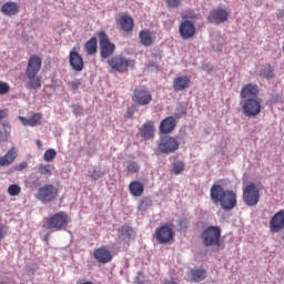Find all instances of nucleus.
<instances>
[{
  "instance_id": "obj_25",
  "label": "nucleus",
  "mask_w": 284,
  "mask_h": 284,
  "mask_svg": "<svg viewBox=\"0 0 284 284\" xmlns=\"http://www.w3.org/2000/svg\"><path fill=\"white\" fill-rule=\"evenodd\" d=\"M140 136L142 139H153L154 138V123L146 122L140 128Z\"/></svg>"
},
{
  "instance_id": "obj_30",
  "label": "nucleus",
  "mask_w": 284,
  "mask_h": 284,
  "mask_svg": "<svg viewBox=\"0 0 284 284\" xmlns=\"http://www.w3.org/2000/svg\"><path fill=\"white\" fill-rule=\"evenodd\" d=\"M260 77L262 79H274V67L271 64H266L264 65L261 70H260Z\"/></svg>"
},
{
  "instance_id": "obj_11",
  "label": "nucleus",
  "mask_w": 284,
  "mask_h": 284,
  "mask_svg": "<svg viewBox=\"0 0 284 284\" xmlns=\"http://www.w3.org/2000/svg\"><path fill=\"white\" fill-rule=\"evenodd\" d=\"M158 150L162 154H172L179 150V140L173 136H163L158 143Z\"/></svg>"
},
{
  "instance_id": "obj_32",
  "label": "nucleus",
  "mask_w": 284,
  "mask_h": 284,
  "mask_svg": "<svg viewBox=\"0 0 284 284\" xmlns=\"http://www.w3.org/2000/svg\"><path fill=\"white\" fill-rule=\"evenodd\" d=\"M185 170V163L183 161H176L172 164V172L173 174H183V171Z\"/></svg>"
},
{
  "instance_id": "obj_33",
  "label": "nucleus",
  "mask_w": 284,
  "mask_h": 284,
  "mask_svg": "<svg viewBox=\"0 0 284 284\" xmlns=\"http://www.w3.org/2000/svg\"><path fill=\"white\" fill-rule=\"evenodd\" d=\"M53 159H57V150L48 149L43 154V161L50 163Z\"/></svg>"
},
{
  "instance_id": "obj_21",
  "label": "nucleus",
  "mask_w": 284,
  "mask_h": 284,
  "mask_svg": "<svg viewBox=\"0 0 284 284\" xmlns=\"http://www.w3.org/2000/svg\"><path fill=\"white\" fill-rule=\"evenodd\" d=\"M19 156V152L17 151V148H11L6 155L2 158L0 156V163L2 168H6L8 165H12L14 163V159Z\"/></svg>"
},
{
  "instance_id": "obj_12",
  "label": "nucleus",
  "mask_w": 284,
  "mask_h": 284,
  "mask_svg": "<svg viewBox=\"0 0 284 284\" xmlns=\"http://www.w3.org/2000/svg\"><path fill=\"white\" fill-rule=\"evenodd\" d=\"M155 239L160 245H168V243H172L174 240V230L164 224L155 230Z\"/></svg>"
},
{
  "instance_id": "obj_15",
  "label": "nucleus",
  "mask_w": 284,
  "mask_h": 284,
  "mask_svg": "<svg viewBox=\"0 0 284 284\" xmlns=\"http://www.w3.org/2000/svg\"><path fill=\"white\" fill-rule=\"evenodd\" d=\"M284 230V210L277 211L270 221V232L272 234H278Z\"/></svg>"
},
{
  "instance_id": "obj_7",
  "label": "nucleus",
  "mask_w": 284,
  "mask_h": 284,
  "mask_svg": "<svg viewBox=\"0 0 284 284\" xmlns=\"http://www.w3.org/2000/svg\"><path fill=\"white\" fill-rule=\"evenodd\" d=\"M243 201L246 205H248V207H254V205H257L258 201H261V192L253 182L244 186Z\"/></svg>"
},
{
  "instance_id": "obj_6",
  "label": "nucleus",
  "mask_w": 284,
  "mask_h": 284,
  "mask_svg": "<svg viewBox=\"0 0 284 284\" xmlns=\"http://www.w3.org/2000/svg\"><path fill=\"white\" fill-rule=\"evenodd\" d=\"M57 196H59V189L52 184H44L38 189L36 194V199L44 205L52 203V201H57Z\"/></svg>"
},
{
  "instance_id": "obj_44",
  "label": "nucleus",
  "mask_w": 284,
  "mask_h": 284,
  "mask_svg": "<svg viewBox=\"0 0 284 284\" xmlns=\"http://www.w3.org/2000/svg\"><path fill=\"white\" fill-rule=\"evenodd\" d=\"M31 186L32 187H41V180L39 179V176H36L33 179V181L31 182Z\"/></svg>"
},
{
  "instance_id": "obj_47",
  "label": "nucleus",
  "mask_w": 284,
  "mask_h": 284,
  "mask_svg": "<svg viewBox=\"0 0 284 284\" xmlns=\"http://www.w3.org/2000/svg\"><path fill=\"white\" fill-rule=\"evenodd\" d=\"M36 145L38 146V150H41V148H43V142H41V140H37Z\"/></svg>"
},
{
  "instance_id": "obj_23",
  "label": "nucleus",
  "mask_w": 284,
  "mask_h": 284,
  "mask_svg": "<svg viewBox=\"0 0 284 284\" xmlns=\"http://www.w3.org/2000/svg\"><path fill=\"white\" fill-rule=\"evenodd\" d=\"M139 39L142 45L145 48H150V45H154V36L150 30H141L139 33Z\"/></svg>"
},
{
  "instance_id": "obj_22",
  "label": "nucleus",
  "mask_w": 284,
  "mask_h": 284,
  "mask_svg": "<svg viewBox=\"0 0 284 284\" xmlns=\"http://www.w3.org/2000/svg\"><path fill=\"white\" fill-rule=\"evenodd\" d=\"M119 24L123 32H132L134 30V19L130 16H121Z\"/></svg>"
},
{
  "instance_id": "obj_42",
  "label": "nucleus",
  "mask_w": 284,
  "mask_h": 284,
  "mask_svg": "<svg viewBox=\"0 0 284 284\" xmlns=\"http://www.w3.org/2000/svg\"><path fill=\"white\" fill-rule=\"evenodd\" d=\"M73 114H75V116H81L83 114V106L79 104L73 105Z\"/></svg>"
},
{
  "instance_id": "obj_8",
  "label": "nucleus",
  "mask_w": 284,
  "mask_h": 284,
  "mask_svg": "<svg viewBox=\"0 0 284 284\" xmlns=\"http://www.w3.org/2000/svg\"><path fill=\"white\" fill-rule=\"evenodd\" d=\"M108 64L112 70H116V72H128V68H134L136 63L134 60H128L123 55H114L109 61Z\"/></svg>"
},
{
  "instance_id": "obj_46",
  "label": "nucleus",
  "mask_w": 284,
  "mask_h": 284,
  "mask_svg": "<svg viewBox=\"0 0 284 284\" xmlns=\"http://www.w3.org/2000/svg\"><path fill=\"white\" fill-rule=\"evenodd\" d=\"M3 119H8V109L0 110V121H3Z\"/></svg>"
},
{
  "instance_id": "obj_53",
  "label": "nucleus",
  "mask_w": 284,
  "mask_h": 284,
  "mask_svg": "<svg viewBox=\"0 0 284 284\" xmlns=\"http://www.w3.org/2000/svg\"><path fill=\"white\" fill-rule=\"evenodd\" d=\"M44 241H48V235H47V236H44Z\"/></svg>"
},
{
  "instance_id": "obj_43",
  "label": "nucleus",
  "mask_w": 284,
  "mask_h": 284,
  "mask_svg": "<svg viewBox=\"0 0 284 284\" xmlns=\"http://www.w3.org/2000/svg\"><path fill=\"white\" fill-rule=\"evenodd\" d=\"M144 281H145V275H143V273H138V276L135 277V283L143 284Z\"/></svg>"
},
{
  "instance_id": "obj_41",
  "label": "nucleus",
  "mask_w": 284,
  "mask_h": 284,
  "mask_svg": "<svg viewBox=\"0 0 284 284\" xmlns=\"http://www.w3.org/2000/svg\"><path fill=\"white\" fill-rule=\"evenodd\" d=\"M10 92V85L6 82H0V94H8Z\"/></svg>"
},
{
  "instance_id": "obj_3",
  "label": "nucleus",
  "mask_w": 284,
  "mask_h": 284,
  "mask_svg": "<svg viewBox=\"0 0 284 284\" xmlns=\"http://www.w3.org/2000/svg\"><path fill=\"white\" fill-rule=\"evenodd\" d=\"M211 201L215 205H221L222 210L230 211L236 207V193L232 190H224L221 184L211 187Z\"/></svg>"
},
{
  "instance_id": "obj_14",
  "label": "nucleus",
  "mask_w": 284,
  "mask_h": 284,
  "mask_svg": "<svg viewBox=\"0 0 284 284\" xmlns=\"http://www.w3.org/2000/svg\"><path fill=\"white\" fill-rule=\"evenodd\" d=\"M179 33L184 41L187 39H193V37L196 34V26H194V22L190 20H184L179 27Z\"/></svg>"
},
{
  "instance_id": "obj_4",
  "label": "nucleus",
  "mask_w": 284,
  "mask_h": 284,
  "mask_svg": "<svg viewBox=\"0 0 284 284\" xmlns=\"http://www.w3.org/2000/svg\"><path fill=\"white\" fill-rule=\"evenodd\" d=\"M70 223V217L68 213L60 211L49 217L43 220L44 230H51V232H61L65 230Z\"/></svg>"
},
{
  "instance_id": "obj_2",
  "label": "nucleus",
  "mask_w": 284,
  "mask_h": 284,
  "mask_svg": "<svg viewBox=\"0 0 284 284\" xmlns=\"http://www.w3.org/2000/svg\"><path fill=\"white\" fill-rule=\"evenodd\" d=\"M41 65H43V60L39 55H31L28 60V64L24 71V77L28 79L26 82L27 90H41L43 80L39 72H41Z\"/></svg>"
},
{
  "instance_id": "obj_48",
  "label": "nucleus",
  "mask_w": 284,
  "mask_h": 284,
  "mask_svg": "<svg viewBox=\"0 0 284 284\" xmlns=\"http://www.w3.org/2000/svg\"><path fill=\"white\" fill-rule=\"evenodd\" d=\"M4 236H6V230L0 227V241H3Z\"/></svg>"
},
{
  "instance_id": "obj_50",
  "label": "nucleus",
  "mask_w": 284,
  "mask_h": 284,
  "mask_svg": "<svg viewBox=\"0 0 284 284\" xmlns=\"http://www.w3.org/2000/svg\"><path fill=\"white\" fill-rule=\"evenodd\" d=\"M180 226L181 227H187V221L186 220L180 221Z\"/></svg>"
},
{
  "instance_id": "obj_40",
  "label": "nucleus",
  "mask_w": 284,
  "mask_h": 284,
  "mask_svg": "<svg viewBox=\"0 0 284 284\" xmlns=\"http://www.w3.org/2000/svg\"><path fill=\"white\" fill-rule=\"evenodd\" d=\"M71 90H73V92H77V90H79V88H81V80H73L69 83Z\"/></svg>"
},
{
  "instance_id": "obj_39",
  "label": "nucleus",
  "mask_w": 284,
  "mask_h": 284,
  "mask_svg": "<svg viewBox=\"0 0 284 284\" xmlns=\"http://www.w3.org/2000/svg\"><path fill=\"white\" fill-rule=\"evenodd\" d=\"M10 136V131L4 129L3 131L0 130V143H6Z\"/></svg>"
},
{
  "instance_id": "obj_51",
  "label": "nucleus",
  "mask_w": 284,
  "mask_h": 284,
  "mask_svg": "<svg viewBox=\"0 0 284 284\" xmlns=\"http://www.w3.org/2000/svg\"><path fill=\"white\" fill-rule=\"evenodd\" d=\"M278 19H284V11H281L277 16Z\"/></svg>"
},
{
  "instance_id": "obj_52",
  "label": "nucleus",
  "mask_w": 284,
  "mask_h": 284,
  "mask_svg": "<svg viewBox=\"0 0 284 284\" xmlns=\"http://www.w3.org/2000/svg\"><path fill=\"white\" fill-rule=\"evenodd\" d=\"M282 241H284V232H283V234H282Z\"/></svg>"
},
{
  "instance_id": "obj_19",
  "label": "nucleus",
  "mask_w": 284,
  "mask_h": 284,
  "mask_svg": "<svg viewBox=\"0 0 284 284\" xmlns=\"http://www.w3.org/2000/svg\"><path fill=\"white\" fill-rule=\"evenodd\" d=\"M18 119H19V121H21L22 125H24V126L37 128V125H41L43 114L33 113L30 115V118H24V116L19 115Z\"/></svg>"
},
{
  "instance_id": "obj_29",
  "label": "nucleus",
  "mask_w": 284,
  "mask_h": 284,
  "mask_svg": "<svg viewBox=\"0 0 284 284\" xmlns=\"http://www.w3.org/2000/svg\"><path fill=\"white\" fill-rule=\"evenodd\" d=\"M119 232L124 241H130V239H132V234H134V229L128 224H124L119 229Z\"/></svg>"
},
{
  "instance_id": "obj_20",
  "label": "nucleus",
  "mask_w": 284,
  "mask_h": 284,
  "mask_svg": "<svg viewBox=\"0 0 284 284\" xmlns=\"http://www.w3.org/2000/svg\"><path fill=\"white\" fill-rule=\"evenodd\" d=\"M175 128L176 119L174 116H166L161 121L159 130L162 134H170V132H174Z\"/></svg>"
},
{
  "instance_id": "obj_24",
  "label": "nucleus",
  "mask_w": 284,
  "mask_h": 284,
  "mask_svg": "<svg viewBox=\"0 0 284 284\" xmlns=\"http://www.w3.org/2000/svg\"><path fill=\"white\" fill-rule=\"evenodd\" d=\"M20 8L21 7H19L17 2H7L1 7V12L7 17H12L14 14H19Z\"/></svg>"
},
{
  "instance_id": "obj_28",
  "label": "nucleus",
  "mask_w": 284,
  "mask_h": 284,
  "mask_svg": "<svg viewBox=\"0 0 284 284\" xmlns=\"http://www.w3.org/2000/svg\"><path fill=\"white\" fill-rule=\"evenodd\" d=\"M38 172L42 176H52V172H54V164H39Z\"/></svg>"
},
{
  "instance_id": "obj_49",
  "label": "nucleus",
  "mask_w": 284,
  "mask_h": 284,
  "mask_svg": "<svg viewBox=\"0 0 284 284\" xmlns=\"http://www.w3.org/2000/svg\"><path fill=\"white\" fill-rule=\"evenodd\" d=\"M164 284H176V280H174V278L164 280Z\"/></svg>"
},
{
  "instance_id": "obj_35",
  "label": "nucleus",
  "mask_w": 284,
  "mask_h": 284,
  "mask_svg": "<svg viewBox=\"0 0 284 284\" xmlns=\"http://www.w3.org/2000/svg\"><path fill=\"white\" fill-rule=\"evenodd\" d=\"M139 170H141V166H139V163L136 162H129L126 166V172L129 174H136L139 173Z\"/></svg>"
},
{
  "instance_id": "obj_10",
  "label": "nucleus",
  "mask_w": 284,
  "mask_h": 284,
  "mask_svg": "<svg viewBox=\"0 0 284 284\" xmlns=\"http://www.w3.org/2000/svg\"><path fill=\"white\" fill-rule=\"evenodd\" d=\"M132 101L135 105H150L152 103V92L145 87L134 89Z\"/></svg>"
},
{
  "instance_id": "obj_34",
  "label": "nucleus",
  "mask_w": 284,
  "mask_h": 284,
  "mask_svg": "<svg viewBox=\"0 0 284 284\" xmlns=\"http://www.w3.org/2000/svg\"><path fill=\"white\" fill-rule=\"evenodd\" d=\"M8 194L10 196H19L21 194V186L18 184H11L8 187Z\"/></svg>"
},
{
  "instance_id": "obj_5",
  "label": "nucleus",
  "mask_w": 284,
  "mask_h": 284,
  "mask_svg": "<svg viewBox=\"0 0 284 284\" xmlns=\"http://www.w3.org/2000/svg\"><path fill=\"white\" fill-rule=\"evenodd\" d=\"M202 243L205 247H221L220 226H207L201 234Z\"/></svg>"
},
{
  "instance_id": "obj_38",
  "label": "nucleus",
  "mask_w": 284,
  "mask_h": 284,
  "mask_svg": "<svg viewBox=\"0 0 284 284\" xmlns=\"http://www.w3.org/2000/svg\"><path fill=\"white\" fill-rule=\"evenodd\" d=\"M182 19L187 21V19H196V13L193 10H187L182 13Z\"/></svg>"
},
{
  "instance_id": "obj_13",
  "label": "nucleus",
  "mask_w": 284,
  "mask_h": 284,
  "mask_svg": "<svg viewBox=\"0 0 284 284\" xmlns=\"http://www.w3.org/2000/svg\"><path fill=\"white\" fill-rule=\"evenodd\" d=\"M227 19H230V11L223 8L213 9L207 17L209 23H215L216 26L225 23Z\"/></svg>"
},
{
  "instance_id": "obj_27",
  "label": "nucleus",
  "mask_w": 284,
  "mask_h": 284,
  "mask_svg": "<svg viewBox=\"0 0 284 284\" xmlns=\"http://www.w3.org/2000/svg\"><path fill=\"white\" fill-rule=\"evenodd\" d=\"M191 276L194 283H201V281L207 278V271L204 268H193L191 270Z\"/></svg>"
},
{
  "instance_id": "obj_17",
  "label": "nucleus",
  "mask_w": 284,
  "mask_h": 284,
  "mask_svg": "<svg viewBox=\"0 0 284 284\" xmlns=\"http://www.w3.org/2000/svg\"><path fill=\"white\" fill-rule=\"evenodd\" d=\"M69 63L72 70L75 72H83V68H85L83 57H81V54L74 50L70 51Z\"/></svg>"
},
{
  "instance_id": "obj_9",
  "label": "nucleus",
  "mask_w": 284,
  "mask_h": 284,
  "mask_svg": "<svg viewBox=\"0 0 284 284\" xmlns=\"http://www.w3.org/2000/svg\"><path fill=\"white\" fill-rule=\"evenodd\" d=\"M98 37L100 39V54L102 59H108V57H112V54H114V50H116V45L110 42V37H108V33H105V31H101Z\"/></svg>"
},
{
  "instance_id": "obj_18",
  "label": "nucleus",
  "mask_w": 284,
  "mask_h": 284,
  "mask_svg": "<svg viewBox=\"0 0 284 284\" xmlns=\"http://www.w3.org/2000/svg\"><path fill=\"white\" fill-rule=\"evenodd\" d=\"M192 85V80L187 75H178L173 79V90L175 92H183Z\"/></svg>"
},
{
  "instance_id": "obj_36",
  "label": "nucleus",
  "mask_w": 284,
  "mask_h": 284,
  "mask_svg": "<svg viewBox=\"0 0 284 284\" xmlns=\"http://www.w3.org/2000/svg\"><path fill=\"white\" fill-rule=\"evenodd\" d=\"M103 174L104 173L101 171V169H93L90 176L93 181H99Z\"/></svg>"
},
{
  "instance_id": "obj_37",
  "label": "nucleus",
  "mask_w": 284,
  "mask_h": 284,
  "mask_svg": "<svg viewBox=\"0 0 284 284\" xmlns=\"http://www.w3.org/2000/svg\"><path fill=\"white\" fill-rule=\"evenodd\" d=\"M183 0H165L168 8H181Z\"/></svg>"
},
{
  "instance_id": "obj_16",
  "label": "nucleus",
  "mask_w": 284,
  "mask_h": 284,
  "mask_svg": "<svg viewBox=\"0 0 284 284\" xmlns=\"http://www.w3.org/2000/svg\"><path fill=\"white\" fill-rule=\"evenodd\" d=\"M93 258H95L98 263L106 265V263H112V253L108 247L101 246L93 251Z\"/></svg>"
},
{
  "instance_id": "obj_26",
  "label": "nucleus",
  "mask_w": 284,
  "mask_h": 284,
  "mask_svg": "<svg viewBox=\"0 0 284 284\" xmlns=\"http://www.w3.org/2000/svg\"><path fill=\"white\" fill-rule=\"evenodd\" d=\"M129 191L131 196H143V192H145V186H143V183L139 181H133L129 184Z\"/></svg>"
},
{
  "instance_id": "obj_31",
  "label": "nucleus",
  "mask_w": 284,
  "mask_h": 284,
  "mask_svg": "<svg viewBox=\"0 0 284 284\" xmlns=\"http://www.w3.org/2000/svg\"><path fill=\"white\" fill-rule=\"evenodd\" d=\"M97 37H92L85 44H84V49L85 52L90 55L92 54H97Z\"/></svg>"
},
{
  "instance_id": "obj_1",
  "label": "nucleus",
  "mask_w": 284,
  "mask_h": 284,
  "mask_svg": "<svg viewBox=\"0 0 284 284\" xmlns=\"http://www.w3.org/2000/svg\"><path fill=\"white\" fill-rule=\"evenodd\" d=\"M240 97L244 99L242 103L244 116L254 119L261 114L263 106L261 105V99H258V85L252 83L245 84L240 92Z\"/></svg>"
},
{
  "instance_id": "obj_45",
  "label": "nucleus",
  "mask_w": 284,
  "mask_h": 284,
  "mask_svg": "<svg viewBox=\"0 0 284 284\" xmlns=\"http://www.w3.org/2000/svg\"><path fill=\"white\" fill-rule=\"evenodd\" d=\"M28 168V162H20L18 165H16V170L18 172H21V170H26Z\"/></svg>"
}]
</instances>
